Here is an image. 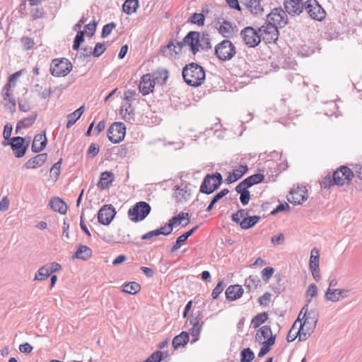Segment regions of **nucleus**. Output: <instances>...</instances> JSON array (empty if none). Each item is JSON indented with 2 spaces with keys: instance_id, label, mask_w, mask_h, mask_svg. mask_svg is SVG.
<instances>
[{
  "instance_id": "39448f33",
  "label": "nucleus",
  "mask_w": 362,
  "mask_h": 362,
  "mask_svg": "<svg viewBox=\"0 0 362 362\" xmlns=\"http://www.w3.org/2000/svg\"><path fill=\"white\" fill-rule=\"evenodd\" d=\"M302 317V320L303 322H302V325H305V327H309L310 329H315L317 320H318V313L316 310L312 309L308 310V305L305 304L303 308L301 309L298 318L296 321H297V323L299 322H301L300 317Z\"/></svg>"
},
{
  "instance_id": "7c9ffc66",
  "label": "nucleus",
  "mask_w": 362,
  "mask_h": 362,
  "mask_svg": "<svg viewBox=\"0 0 362 362\" xmlns=\"http://www.w3.org/2000/svg\"><path fill=\"white\" fill-rule=\"evenodd\" d=\"M120 115L127 122H131L134 119V112L132 105L129 103L123 105L120 107Z\"/></svg>"
},
{
  "instance_id": "09e8293b",
  "label": "nucleus",
  "mask_w": 362,
  "mask_h": 362,
  "mask_svg": "<svg viewBox=\"0 0 362 362\" xmlns=\"http://www.w3.org/2000/svg\"><path fill=\"white\" fill-rule=\"evenodd\" d=\"M204 20L205 17L204 14L201 13H194L190 16L188 21L199 26H203L204 25Z\"/></svg>"
},
{
  "instance_id": "a19ab883",
  "label": "nucleus",
  "mask_w": 362,
  "mask_h": 362,
  "mask_svg": "<svg viewBox=\"0 0 362 362\" xmlns=\"http://www.w3.org/2000/svg\"><path fill=\"white\" fill-rule=\"evenodd\" d=\"M260 219L259 216H252L244 218L241 223L240 227L242 229H249L253 227Z\"/></svg>"
},
{
  "instance_id": "3c124183",
  "label": "nucleus",
  "mask_w": 362,
  "mask_h": 362,
  "mask_svg": "<svg viewBox=\"0 0 362 362\" xmlns=\"http://www.w3.org/2000/svg\"><path fill=\"white\" fill-rule=\"evenodd\" d=\"M201 47L203 50H207L211 48L210 39L208 34L203 33L200 35V41L199 48Z\"/></svg>"
},
{
  "instance_id": "9b49d317",
  "label": "nucleus",
  "mask_w": 362,
  "mask_h": 362,
  "mask_svg": "<svg viewBox=\"0 0 362 362\" xmlns=\"http://www.w3.org/2000/svg\"><path fill=\"white\" fill-rule=\"evenodd\" d=\"M126 132V127L122 122H114L109 127L107 137L113 144H118L124 139Z\"/></svg>"
},
{
  "instance_id": "f3484780",
  "label": "nucleus",
  "mask_w": 362,
  "mask_h": 362,
  "mask_svg": "<svg viewBox=\"0 0 362 362\" xmlns=\"http://www.w3.org/2000/svg\"><path fill=\"white\" fill-rule=\"evenodd\" d=\"M199 41L200 33L197 31H190L184 37L182 45L189 46L190 51L195 54L199 52Z\"/></svg>"
},
{
  "instance_id": "423d86ee",
  "label": "nucleus",
  "mask_w": 362,
  "mask_h": 362,
  "mask_svg": "<svg viewBox=\"0 0 362 362\" xmlns=\"http://www.w3.org/2000/svg\"><path fill=\"white\" fill-rule=\"evenodd\" d=\"M151 206L145 202H137L128 211V215L132 221L138 222L144 220L151 211Z\"/></svg>"
},
{
  "instance_id": "37998d69",
  "label": "nucleus",
  "mask_w": 362,
  "mask_h": 362,
  "mask_svg": "<svg viewBox=\"0 0 362 362\" xmlns=\"http://www.w3.org/2000/svg\"><path fill=\"white\" fill-rule=\"evenodd\" d=\"M268 319V314L267 313H260L255 315L251 321V325L254 328L259 327Z\"/></svg>"
},
{
  "instance_id": "c85d7f7f",
  "label": "nucleus",
  "mask_w": 362,
  "mask_h": 362,
  "mask_svg": "<svg viewBox=\"0 0 362 362\" xmlns=\"http://www.w3.org/2000/svg\"><path fill=\"white\" fill-rule=\"evenodd\" d=\"M85 107L84 105L81 106L74 112L69 114L67 115L68 122L66 124V128H71L76 121L81 117L83 113L84 112Z\"/></svg>"
},
{
  "instance_id": "1a4fd4ad",
  "label": "nucleus",
  "mask_w": 362,
  "mask_h": 362,
  "mask_svg": "<svg viewBox=\"0 0 362 362\" xmlns=\"http://www.w3.org/2000/svg\"><path fill=\"white\" fill-rule=\"evenodd\" d=\"M287 12L281 7L273 8L271 12L267 15V20L279 28H284L288 23Z\"/></svg>"
},
{
  "instance_id": "ea45409f",
  "label": "nucleus",
  "mask_w": 362,
  "mask_h": 362,
  "mask_svg": "<svg viewBox=\"0 0 362 362\" xmlns=\"http://www.w3.org/2000/svg\"><path fill=\"white\" fill-rule=\"evenodd\" d=\"M264 179V175L260 173H257L250 175L244 180L246 184V187H251L254 185L261 183Z\"/></svg>"
},
{
  "instance_id": "6ab92c4d",
  "label": "nucleus",
  "mask_w": 362,
  "mask_h": 362,
  "mask_svg": "<svg viewBox=\"0 0 362 362\" xmlns=\"http://www.w3.org/2000/svg\"><path fill=\"white\" fill-rule=\"evenodd\" d=\"M303 0H285L284 2L285 11L288 14L294 16L300 14L305 6Z\"/></svg>"
},
{
  "instance_id": "4d7b16f0",
  "label": "nucleus",
  "mask_w": 362,
  "mask_h": 362,
  "mask_svg": "<svg viewBox=\"0 0 362 362\" xmlns=\"http://www.w3.org/2000/svg\"><path fill=\"white\" fill-rule=\"evenodd\" d=\"M62 159H59L50 169L51 176H54L55 180H57L60 173V168L62 165Z\"/></svg>"
},
{
  "instance_id": "c03bdc74",
  "label": "nucleus",
  "mask_w": 362,
  "mask_h": 362,
  "mask_svg": "<svg viewBox=\"0 0 362 362\" xmlns=\"http://www.w3.org/2000/svg\"><path fill=\"white\" fill-rule=\"evenodd\" d=\"M272 334V332L270 326L264 325L259 330H257L255 338L257 341H260L262 338H268Z\"/></svg>"
},
{
  "instance_id": "6e6d98bb",
  "label": "nucleus",
  "mask_w": 362,
  "mask_h": 362,
  "mask_svg": "<svg viewBox=\"0 0 362 362\" xmlns=\"http://www.w3.org/2000/svg\"><path fill=\"white\" fill-rule=\"evenodd\" d=\"M296 324H297V321H296L294 322L293 325L292 326V327L291 328V329L289 330V332L287 334L286 340L288 342H292L297 337L298 338V331H297V329H296Z\"/></svg>"
},
{
  "instance_id": "b1692460",
  "label": "nucleus",
  "mask_w": 362,
  "mask_h": 362,
  "mask_svg": "<svg viewBox=\"0 0 362 362\" xmlns=\"http://www.w3.org/2000/svg\"><path fill=\"white\" fill-rule=\"evenodd\" d=\"M226 298L228 300L240 298L243 294V289L240 285H230L226 291Z\"/></svg>"
},
{
  "instance_id": "bf43d9fd",
  "label": "nucleus",
  "mask_w": 362,
  "mask_h": 362,
  "mask_svg": "<svg viewBox=\"0 0 362 362\" xmlns=\"http://www.w3.org/2000/svg\"><path fill=\"white\" fill-rule=\"evenodd\" d=\"M106 47L105 43H97L93 51V56L95 57H99L105 51Z\"/></svg>"
},
{
  "instance_id": "052dcab7",
  "label": "nucleus",
  "mask_w": 362,
  "mask_h": 362,
  "mask_svg": "<svg viewBox=\"0 0 362 362\" xmlns=\"http://www.w3.org/2000/svg\"><path fill=\"white\" fill-rule=\"evenodd\" d=\"M224 288L223 281H219L215 288L213 289L211 296L214 299H216L221 293Z\"/></svg>"
},
{
  "instance_id": "7ed1b4c3",
  "label": "nucleus",
  "mask_w": 362,
  "mask_h": 362,
  "mask_svg": "<svg viewBox=\"0 0 362 362\" xmlns=\"http://www.w3.org/2000/svg\"><path fill=\"white\" fill-rule=\"evenodd\" d=\"M260 40L262 39L267 43H275L279 36L278 25L272 24L267 20L264 25L258 28Z\"/></svg>"
},
{
  "instance_id": "603ef678",
  "label": "nucleus",
  "mask_w": 362,
  "mask_h": 362,
  "mask_svg": "<svg viewBox=\"0 0 362 362\" xmlns=\"http://www.w3.org/2000/svg\"><path fill=\"white\" fill-rule=\"evenodd\" d=\"M85 30L78 31L76 35L74 37L73 49L78 50L80 47L81 44L84 41Z\"/></svg>"
},
{
  "instance_id": "338daca9",
  "label": "nucleus",
  "mask_w": 362,
  "mask_h": 362,
  "mask_svg": "<svg viewBox=\"0 0 362 362\" xmlns=\"http://www.w3.org/2000/svg\"><path fill=\"white\" fill-rule=\"evenodd\" d=\"M21 43H22L24 49L26 50L32 49L35 44L33 40L28 37H22Z\"/></svg>"
},
{
  "instance_id": "a878e982",
  "label": "nucleus",
  "mask_w": 362,
  "mask_h": 362,
  "mask_svg": "<svg viewBox=\"0 0 362 362\" xmlns=\"http://www.w3.org/2000/svg\"><path fill=\"white\" fill-rule=\"evenodd\" d=\"M114 180V175L110 171H105L101 173L98 187L101 189H106L110 187Z\"/></svg>"
},
{
  "instance_id": "8fccbe9b",
  "label": "nucleus",
  "mask_w": 362,
  "mask_h": 362,
  "mask_svg": "<svg viewBox=\"0 0 362 362\" xmlns=\"http://www.w3.org/2000/svg\"><path fill=\"white\" fill-rule=\"evenodd\" d=\"M50 275L49 269L45 266L40 267L35 274V280L44 281Z\"/></svg>"
},
{
  "instance_id": "0eeeda50",
  "label": "nucleus",
  "mask_w": 362,
  "mask_h": 362,
  "mask_svg": "<svg viewBox=\"0 0 362 362\" xmlns=\"http://www.w3.org/2000/svg\"><path fill=\"white\" fill-rule=\"evenodd\" d=\"M72 69V64L67 59H58L52 61L50 66V73L52 76L59 77L68 75Z\"/></svg>"
},
{
  "instance_id": "774afa93",
  "label": "nucleus",
  "mask_w": 362,
  "mask_h": 362,
  "mask_svg": "<svg viewBox=\"0 0 362 362\" xmlns=\"http://www.w3.org/2000/svg\"><path fill=\"white\" fill-rule=\"evenodd\" d=\"M240 200L243 206L247 205L250 199V193L248 190H245L240 194Z\"/></svg>"
},
{
  "instance_id": "79ce46f5",
  "label": "nucleus",
  "mask_w": 362,
  "mask_h": 362,
  "mask_svg": "<svg viewBox=\"0 0 362 362\" xmlns=\"http://www.w3.org/2000/svg\"><path fill=\"white\" fill-rule=\"evenodd\" d=\"M141 290V286L138 283L135 281H132L129 283H126L124 284V287L122 289L123 292L127 293L129 294H136Z\"/></svg>"
},
{
  "instance_id": "473e14b6",
  "label": "nucleus",
  "mask_w": 362,
  "mask_h": 362,
  "mask_svg": "<svg viewBox=\"0 0 362 362\" xmlns=\"http://www.w3.org/2000/svg\"><path fill=\"white\" fill-rule=\"evenodd\" d=\"M37 113L33 114L28 117H25L21 120H20L16 127V133H18V129L22 128H28L33 125V124L35 122L37 118Z\"/></svg>"
},
{
  "instance_id": "de8ad7c7",
  "label": "nucleus",
  "mask_w": 362,
  "mask_h": 362,
  "mask_svg": "<svg viewBox=\"0 0 362 362\" xmlns=\"http://www.w3.org/2000/svg\"><path fill=\"white\" fill-rule=\"evenodd\" d=\"M241 362H251L255 358V354L250 348H246L241 351Z\"/></svg>"
},
{
  "instance_id": "0e129e2a",
  "label": "nucleus",
  "mask_w": 362,
  "mask_h": 362,
  "mask_svg": "<svg viewBox=\"0 0 362 362\" xmlns=\"http://www.w3.org/2000/svg\"><path fill=\"white\" fill-rule=\"evenodd\" d=\"M162 356L163 353L160 351H156L144 362H160L162 360Z\"/></svg>"
},
{
  "instance_id": "f8f14e48",
  "label": "nucleus",
  "mask_w": 362,
  "mask_h": 362,
  "mask_svg": "<svg viewBox=\"0 0 362 362\" xmlns=\"http://www.w3.org/2000/svg\"><path fill=\"white\" fill-rule=\"evenodd\" d=\"M4 146L10 145L11 149L14 151V155L16 158H22L25 156L26 151L28 148L29 143L25 144V139L21 136H14L11 139L8 143L5 141L3 143Z\"/></svg>"
},
{
  "instance_id": "20e7f679",
  "label": "nucleus",
  "mask_w": 362,
  "mask_h": 362,
  "mask_svg": "<svg viewBox=\"0 0 362 362\" xmlns=\"http://www.w3.org/2000/svg\"><path fill=\"white\" fill-rule=\"evenodd\" d=\"M235 53V47L229 40H223L215 47V54L221 61L230 60Z\"/></svg>"
},
{
  "instance_id": "393cba45",
  "label": "nucleus",
  "mask_w": 362,
  "mask_h": 362,
  "mask_svg": "<svg viewBox=\"0 0 362 362\" xmlns=\"http://www.w3.org/2000/svg\"><path fill=\"white\" fill-rule=\"evenodd\" d=\"M154 84L151 80V76L149 74L144 75L139 83V90L144 95L149 94L153 91Z\"/></svg>"
},
{
  "instance_id": "6e6552de",
  "label": "nucleus",
  "mask_w": 362,
  "mask_h": 362,
  "mask_svg": "<svg viewBox=\"0 0 362 362\" xmlns=\"http://www.w3.org/2000/svg\"><path fill=\"white\" fill-rule=\"evenodd\" d=\"M305 9L310 17L317 21H322L326 17V11L317 0H308L304 3Z\"/></svg>"
},
{
  "instance_id": "864d4df0",
  "label": "nucleus",
  "mask_w": 362,
  "mask_h": 362,
  "mask_svg": "<svg viewBox=\"0 0 362 362\" xmlns=\"http://www.w3.org/2000/svg\"><path fill=\"white\" fill-rule=\"evenodd\" d=\"M274 273V268L271 267H267L262 269L261 274H262V279L263 281L268 282L269 280L272 278Z\"/></svg>"
},
{
  "instance_id": "bb28decb",
  "label": "nucleus",
  "mask_w": 362,
  "mask_h": 362,
  "mask_svg": "<svg viewBox=\"0 0 362 362\" xmlns=\"http://www.w3.org/2000/svg\"><path fill=\"white\" fill-rule=\"evenodd\" d=\"M49 206L57 212L64 214L67 211L68 206L59 197L52 198L49 203Z\"/></svg>"
},
{
  "instance_id": "2f4dec72",
  "label": "nucleus",
  "mask_w": 362,
  "mask_h": 362,
  "mask_svg": "<svg viewBox=\"0 0 362 362\" xmlns=\"http://www.w3.org/2000/svg\"><path fill=\"white\" fill-rule=\"evenodd\" d=\"M188 341L189 333L187 332H182L180 334L174 337L172 344L174 349H177L180 347L184 346Z\"/></svg>"
},
{
  "instance_id": "ddd939ff",
  "label": "nucleus",
  "mask_w": 362,
  "mask_h": 362,
  "mask_svg": "<svg viewBox=\"0 0 362 362\" xmlns=\"http://www.w3.org/2000/svg\"><path fill=\"white\" fill-rule=\"evenodd\" d=\"M334 182L335 185L342 186L349 184L354 177V173L346 166H341L333 173Z\"/></svg>"
},
{
  "instance_id": "4c0bfd02",
  "label": "nucleus",
  "mask_w": 362,
  "mask_h": 362,
  "mask_svg": "<svg viewBox=\"0 0 362 362\" xmlns=\"http://www.w3.org/2000/svg\"><path fill=\"white\" fill-rule=\"evenodd\" d=\"M3 103L5 108L13 112L16 110V100L11 93H2Z\"/></svg>"
},
{
  "instance_id": "4be33fe9",
  "label": "nucleus",
  "mask_w": 362,
  "mask_h": 362,
  "mask_svg": "<svg viewBox=\"0 0 362 362\" xmlns=\"http://www.w3.org/2000/svg\"><path fill=\"white\" fill-rule=\"evenodd\" d=\"M47 160V154L40 153L33 158L29 159L25 163V167L28 169H35L37 168L41 167L45 164L46 160Z\"/></svg>"
},
{
  "instance_id": "c9c22d12",
  "label": "nucleus",
  "mask_w": 362,
  "mask_h": 362,
  "mask_svg": "<svg viewBox=\"0 0 362 362\" xmlns=\"http://www.w3.org/2000/svg\"><path fill=\"white\" fill-rule=\"evenodd\" d=\"M297 331L298 334V341H303L310 337L314 329H310L309 327H305V325H302V322H300L299 328L297 329Z\"/></svg>"
},
{
  "instance_id": "680f3d73",
  "label": "nucleus",
  "mask_w": 362,
  "mask_h": 362,
  "mask_svg": "<svg viewBox=\"0 0 362 362\" xmlns=\"http://www.w3.org/2000/svg\"><path fill=\"white\" fill-rule=\"evenodd\" d=\"M187 240V238L183 234L180 235L177 238L175 244L172 246V247L170 249V252H175V251H177L182 246V243H184L185 241H186Z\"/></svg>"
},
{
  "instance_id": "f03ea898",
  "label": "nucleus",
  "mask_w": 362,
  "mask_h": 362,
  "mask_svg": "<svg viewBox=\"0 0 362 362\" xmlns=\"http://www.w3.org/2000/svg\"><path fill=\"white\" fill-rule=\"evenodd\" d=\"M223 182V177L220 173L207 174L200 186V192L210 194L216 191Z\"/></svg>"
},
{
  "instance_id": "49530a36",
  "label": "nucleus",
  "mask_w": 362,
  "mask_h": 362,
  "mask_svg": "<svg viewBox=\"0 0 362 362\" xmlns=\"http://www.w3.org/2000/svg\"><path fill=\"white\" fill-rule=\"evenodd\" d=\"M310 269H315L319 268V256L318 250L316 248H313L311 250V255L309 262Z\"/></svg>"
},
{
  "instance_id": "e433bc0d",
  "label": "nucleus",
  "mask_w": 362,
  "mask_h": 362,
  "mask_svg": "<svg viewBox=\"0 0 362 362\" xmlns=\"http://www.w3.org/2000/svg\"><path fill=\"white\" fill-rule=\"evenodd\" d=\"M168 78V72L166 70L154 72L152 75V81L154 85L164 84Z\"/></svg>"
},
{
  "instance_id": "f704fd0d",
  "label": "nucleus",
  "mask_w": 362,
  "mask_h": 362,
  "mask_svg": "<svg viewBox=\"0 0 362 362\" xmlns=\"http://www.w3.org/2000/svg\"><path fill=\"white\" fill-rule=\"evenodd\" d=\"M138 7V0H126L122 5V10L126 14L131 15L136 11Z\"/></svg>"
},
{
  "instance_id": "72a5a7b5",
  "label": "nucleus",
  "mask_w": 362,
  "mask_h": 362,
  "mask_svg": "<svg viewBox=\"0 0 362 362\" xmlns=\"http://www.w3.org/2000/svg\"><path fill=\"white\" fill-rule=\"evenodd\" d=\"M260 283L261 281L258 276L250 275L247 279H245L244 285L249 291H254L257 288Z\"/></svg>"
},
{
  "instance_id": "aec40b11",
  "label": "nucleus",
  "mask_w": 362,
  "mask_h": 362,
  "mask_svg": "<svg viewBox=\"0 0 362 362\" xmlns=\"http://www.w3.org/2000/svg\"><path fill=\"white\" fill-rule=\"evenodd\" d=\"M182 48V45L181 42H177L176 45L170 42L166 45L161 47L160 52L163 56L173 59L181 51Z\"/></svg>"
},
{
  "instance_id": "2eb2a0df",
  "label": "nucleus",
  "mask_w": 362,
  "mask_h": 362,
  "mask_svg": "<svg viewBox=\"0 0 362 362\" xmlns=\"http://www.w3.org/2000/svg\"><path fill=\"white\" fill-rule=\"evenodd\" d=\"M116 215L115 208L111 204H105L98 212V220L100 224L109 225Z\"/></svg>"
},
{
  "instance_id": "5fc2aeb1",
  "label": "nucleus",
  "mask_w": 362,
  "mask_h": 362,
  "mask_svg": "<svg viewBox=\"0 0 362 362\" xmlns=\"http://www.w3.org/2000/svg\"><path fill=\"white\" fill-rule=\"evenodd\" d=\"M334 185H335V182H334V177L330 175L325 176L320 182L321 187L324 189H329Z\"/></svg>"
},
{
  "instance_id": "4468645a",
  "label": "nucleus",
  "mask_w": 362,
  "mask_h": 362,
  "mask_svg": "<svg viewBox=\"0 0 362 362\" xmlns=\"http://www.w3.org/2000/svg\"><path fill=\"white\" fill-rule=\"evenodd\" d=\"M222 22H217L216 28L220 35L228 40L233 37L238 31L237 25L230 21L222 18Z\"/></svg>"
},
{
  "instance_id": "a18cd8bd",
  "label": "nucleus",
  "mask_w": 362,
  "mask_h": 362,
  "mask_svg": "<svg viewBox=\"0 0 362 362\" xmlns=\"http://www.w3.org/2000/svg\"><path fill=\"white\" fill-rule=\"evenodd\" d=\"M21 74V71H17L13 74H11L8 77V81L7 83L4 86L2 93H10L9 90L12 87H14L16 86V83L14 81V78H18Z\"/></svg>"
},
{
  "instance_id": "5701e85b",
  "label": "nucleus",
  "mask_w": 362,
  "mask_h": 362,
  "mask_svg": "<svg viewBox=\"0 0 362 362\" xmlns=\"http://www.w3.org/2000/svg\"><path fill=\"white\" fill-rule=\"evenodd\" d=\"M248 170L246 165H240L237 169H234L232 173H229L226 178L227 184L235 182L240 179Z\"/></svg>"
},
{
  "instance_id": "cd10ccee",
  "label": "nucleus",
  "mask_w": 362,
  "mask_h": 362,
  "mask_svg": "<svg viewBox=\"0 0 362 362\" xmlns=\"http://www.w3.org/2000/svg\"><path fill=\"white\" fill-rule=\"evenodd\" d=\"M203 323V322L200 323L197 317L190 320V324L192 327L189 329V333L192 337H194L192 341V343H194L199 339V336L202 329Z\"/></svg>"
},
{
  "instance_id": "f257e3e1",
  "label": "nucleus",
  "mask_w": 362,
  "mask_h": 362,
  "mask_svg": "<svg viewBox=\"0 0 362 362\" xmlns=\"http://www.w3.org/2000/svg\"><path fill=\"white\" fill-rule=\"evenodd\" d=\"M184 81L191 86H199L205 80L206 74L204 68L196 63L187 64L182 70Z\"/></svg>"
},
{
  "instance_id": "e2e57ef3",
  "label": "nucleus",
  "mask_w": 362,
  "mask_h": 362,
  "mask_svg": "<svg viewBox=\"0 0 362 362\" xmlns=\"http://www.w3.org/2000/svg\"><path fill=\"white\" fill-rule=\"evenodd\" d=\"M271 298L272 294L266 292L258 298V303L260 305L268 306L271 301Z\"/></svg>"
},
{
  "instance_id": "69168bd1",
  "label": "nucleus",
  "mask_w": 362,
  "mask_h": 362,
  "mask_svg": "<svg viewBox=\"0 0 362 362\" xmlns=\"http://www.w3.org/2000/svg\"><path fill=\"white\" fill-rule=\"evenodd\" d=\"M317 293V288L315 284H311L309 285L306 294L307 296H310V298L308 300L307 304L310 303L312 300V298L315 297Z\"/></svg>"
},
{
  "instance_id": "412c9836",
  "label": "nucleus",
  "mask_w": 362,
  "mask_h": 362,
  "mask_svg": "<svg viewBox=\"0 0 362 362\" xmlns=\"http://www.w3.org/2000/svg\"><path fill=\"white\" fill-rule=\"evenodd\" d=\"M47 139L45 135V132L43 134H37L35 136L31 150L34 153H39L42 151L46 146Z\"/></svg>"
},
{
  "instance_id": "13d9d810",
  "label": "nucleus",
  "mask_w": 362,
  "mask_h": 362,
  "mask_svg": "<svg viewBox=\"0 0 362 362\" xmlns=\"http://www.w3.org/2000/svg\"><path fill=\"white\" fill-rule=\"evenodd\" d=\"M116 27V24L113 22L105 25L103 28L101 37L103 38L107 37Z\"/></svg>"
},
{
  "instance_id": "dca6fc26",
  "label": "nucleus",
  "mask_w": 362,
  "mask_h": 362,
  "mask_svg": "<svg viewBox=\"0 0 362 362\" xmlns=\"http://www.w3.org/2000/svg\"><path fill=\"white\" fill-rule=\"evenodd\" d=\"M349 289H336L328 288L325 293V299L327 301L337 302L350 296Z\"/></svg>"
},
{
  "instance_id": "a211bd4d",
  "label": "nucleus",
  "mask_w": 362,
  "mask_h": 362,
  "mask_svg": "<svg viewBox=\"0 0 362 362\" xmlns=\"http://www.w3.org/2000/svg\"><path fill=\"white\" fill-rule=\"evenodd\" d=\"M306 194L307 189L305 186H298L296 189L291 190L288 200L294 204H301L307 199Z\"/></svg>"
},
{
  "instance_id": "c756f323",
  "label": "nucleus",
  "mask_w": 362,
  "mask_h": 362,
  "mask_svg": "<svg viewBox=\"0 0 362 362\" xmlns=\"http://www.w3.org/2000/svg\"><path fill=\"white\" fill-rule=\"evenodd\" d=\"M92 255V250L86 245H80L74 256V257L79 259L87 260Z\"/></svg>"
},
{
  "instance_id": "58836bf2",
  "label": "nucleus",
  "mask_w": 362,
  "mask_h": 362,
  "mask_svg": "<svg viewBox=\"0 0 362 362\" xmlns=\"http://www.w3.org/2000/svg\"><path fill=\"white\" fill-rule=\"evenodd\" d=\"M189 195L187 186H180L176 188L175 198L177 202L181 203L187 201Z\"/></svg>"
},
{
  "instance_id": "9d476101",
  "label": "nucleus",
  "mask_w": 362,
  "mask_h": 362,
  "mask_svg": "<svg viewBox=\"0 0 362 362\" xmlns=\"http://www.w3.org/2000/svg\"><path fill=\"white\" fill-rule=\"evenodd\" d=\"M240 36L249 47H255L261 42L259 31L251 26L243 28L240 32Z\"/></svg>"
}]
</instances>
